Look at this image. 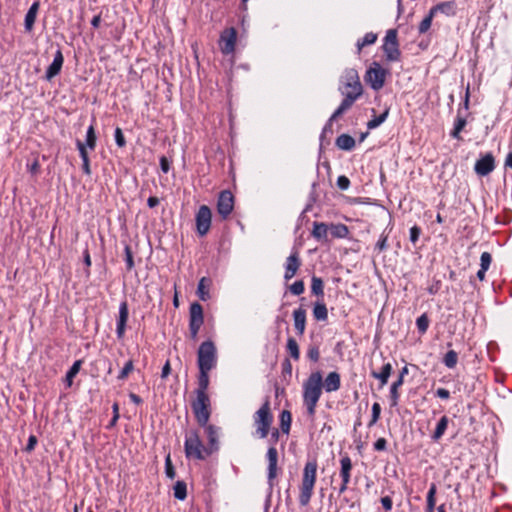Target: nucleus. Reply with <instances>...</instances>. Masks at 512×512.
Segmentation results:
<instances>
[{"instance_id": "obj_1", "label": "nucleus", "mask_w": 512, "mask_h": 512, "mask_svg": "<svg viewBox=\"0 0 512 512\" xmlns=\"http://www.w3.org/2000/svg\"><path fill=\"white\" fill-rule=\"evenodd\" d=\"M316 472V461H308L303 469V476L299 494V503L303 507L307 506L311 500L316 482Z\"/></svg>"}, {"instance_id": "obj_2", "label": "nucleus", "mask_w": 512, "mask_h": 512, "mask_svg": "<svg viewBox=\"0 0 512 512\" xmlns=\"http://www.w3.org/2000/svg\"><path fill=\"white\" fill-rule=\"evenodd\" d=\"M322 392V376L319 372L312 373L304 385V403L310 415L315 413V407Z\"/></svg>"}, {"instance_id": "obj_3", "label": "nucleus", "mask_w": 512, "mask_h": 512, "mask_svg": "<svg viewBox=\"0 0 512 512\" xmlns=\"http://www.w3.org/2000/svg\"><path fill=\"white\" fill-rule=\"evenodd\" d=\"M253 423L255 427V435L260 439L266 438L273 423V414L271 413L270 402L268 399L254 413Z\"/></svg>"}, {"instance_id": "obj_4", "label": "nucleus", "mask_w": 512, "mask_h": 512, "mask_svg": "<svg viewBox=\"0 0 512 512\" xmlns=\"http://www.w3.org/2000/svg\"><path fill=\"white\" fill-rule=\"evenodd\" d=\"M197 364L199 369L212 370L217 363V350L211 340L204 341L198 348Z\"/></svg>"}, {"instance_id": "obj_5", "label": "nucleus", "mask_w": 512, "mask_h": 512, "mask_svg": "<svg viewBox=\"0 0 512 512\" xmlns=\"http://www.w3.org/2000/svg\"><path fill=\"white\" fill-rule=\"evenodd\" d=\"M381 49L388 62H398L401 59V50L398 40V31L396 29H389L383 38Z\"/></svg>"}, {"instance_id": "obj_6", "label": "nucleus", "mask_w": 512, "mask_h": 512, "mask_svg": "<svg viewBox=\"0 0 512 512\" xmlns=\"http://www.w3.org/2000/svg\"><path fill=\"white\" fill-rule=\"evenodd\" d=\"M344 88L340 87V90L342 94L345 95L344 100L342 101L341 105L336 109V111L332 114L328 122L323 128L322 136H325L327 133H332V123L334 120H336L340 115H342L349 107L352 105V91L349 90L350 87H352V82L348 77H346V80L343 81Z\"/></svg>"}, {"instance_id": "obj_7", "label": "nucleus", "mask_w": 512, "mask_h": 512, "mask_svg": "<svg viewBox=\"0 0 512 512\" xmlns=\"http://www.w3.org/2000/svg\"><path fill=\"white\" fill-rule=\"evenodd\" d=\"M192 411L200 426H206L210 418V399L208 394H196L191 403Z\"/></svg>"}, {"instance_id": "obj_8", "label": "nucleus", "mask_w": 512, "mask_h": 512, "mask_svg": "<svg viewBox=\"0 0 512 512\" xmlns=\"http://www.w3.org/2000/svg\"><path fill=\"white\" fill-rule=\"evenodd\" d=\"M389 75V70L383 68L380 63L374 61L368 68L365 74V81L367 84L370 85V87L375 90L379 91L383 88L386 77Z\"/></svg>"}, {"instance_id": "obj_9", "label": "nucleus", "mask_w": 512, "mask_h": 512, "mask_svg": "<svg viewBox=\"0 0 512 512\" xmlns=\"http://www.w3.org/2000/svg\"><path fill=\"white\" fill-rule=\"evenodd\" d=\"M184 448L188 458L194 457L198 460H203L207 456L205 453L207 448L203 446L198 432L195 430H191L186 434Z\"/></svg>"}, {"instance_id": "obj_10", "label": "nucleus", "mask_w": 512, "mask_h": 512, "mask_svg": "<svg viewBox=\"0 0 512 512\" xmlns=\"http://www.w3.org/2000/svg\"><path fill=\"white\" fill-rule=\"evenodd\" d=\"M204 323L203 307L198 302H194L189 308V333L194 341L198 338V333Z\"/></svg>"}, {"instance_id": "obj_11", "label": "nucleus", "mask_w": 512, "mask_h": 512, "mask_svg": "<svg viewBox=\"0 0 512 512\" xmlns=\"http://www.w3.org/2000/svg\"><path fill=\"white\" fill-rule=\"evenodd\" d=\"M212 222V212L207 205H201L195 215L196 232L200 237L205 236Z\"/></svg>"}, {"instance_id": "obj_12", "label": "nucleus", "mask_w": 512, "mask_h": 512, "mask_svg": "<svg viewBox=\"0 0 512 512\" xmlns=\"http://www.w3.org/2000/svg\"><path fill=\"white\" fill-rule=\"evenodd\" d=\"M234 209V196L231 191L223 190L217 200V212L222 219H227Z\"/></svg>"}, {"instance_id": "obj_13", "label": "nucleus", "mask_w": 512, "mask_h": 512, "mask_svg": "<svg viewBox=\"0 0 512 512\" xmlns=\"http://www.w3.org/2000/svg\"><path fill=\"white\" fill-rule=\"evenodd\" d=\"M237 40V31L234 27L225 29L219 40L221 52L225 55H229L234 52Z\"/></svg>"}, {"instance_id": "obj_14", "label": "nucleus", "mask_w": 512, "mask_h": 512, "mask_svg": "<svg viewBox=\"0 0 512 512\" xmlns=\"http://www.w3.org/2000/svg\"><path fill=\"white\" fill-rule=\"evenodd\" d=\"M495 166L493 154L486 153L475 162L474 170L479 176H487L495 169Z\"/></svg>"}, {"instance_id": "obj_15", "label": "nucleus", "mask_w": 512, "mask_h": 512, "mask_svg": "<svg viewBox=\"0 0 512 512\" xmlns=\"http://www.w3.org/2000/svg\"><path fill=\"white\" fill-rule=\"evenodd\" d=\"M352 468L351 460L348 456H345L341 459V471H340V478L341 482L339 484V487L336 486L333 487L334 490H338V495L340 496L347 490V485L350 481V470Z\"/></svg>"}, {"instance_id": "obj_16", "label": "nucleus", "mask_w": 512, "mask_h": 512, "mask_svg": "<svg viewBox=\"0 0 512 512\" xmlns=\"http://www.w3.org/2000/svg\"><path fill=\"white\" fill-rule=\"evenodd\" d=\"M300 266L301 259L299 257V252L294 250L286 259L284 279L286 281L292 279L296 275Z\"/></svg>"}, {"instance_id": "obj_17", "label": "nucleus", "mask_w": 512, "mask_h": 512, "mask_svg": "<svg viewBox=\"0 0 512 512\" xmlns=\"http://www.w3.org/2000/svg\"><path fill=\"white\" fill-rule=\"evenodd\" d=\"M267 459H268V482L270 486L273 485V480L277 476V461H278V452L274 446L269 447L267 451Z\"/></svg>"}, {"instance_id": "obj_18", "label": "nucleus", "mask_w": 512, "mask_h": 512, "mask_svg": "<svg viewBox=\"0 0 512 512\" xmlns=\"http://www.w3.org/2000/svg\"><path fill=\"white\" fill-rule=\"evenodd\" d=\"M129 316L128 304L126 301L120 303L119 306V317L117 320L116 334L119 339L124 336L126 330V323Z\"/></svg>"}, {"instance_id": "obj_19", "label": "nucleus", "mask_w": 512, "mask_h": 512, "mask_svg": "<svg viewBox=\"0 0 512 512\" xmlns=\"http://www.w3.org/2000/svg\"><path fill=\"white\" fill-rule=\"evenodd\" d=\"M63 62H64V57H63L62 51L60 49H58L54 55L53 62L49 65V67L46 70L45 78L48 81H50L51 79H53L55 76H57L60 73L61 68L63 66Z\"/></svg>"}, {"instance_id": "obj_20", "label": "nucleus", "mask_w": 512, "mask_h": 512, "mask_svg": "<svg viewBox=\"0 0 512 512\" xmlns=\"http://www.w3.org/2000/svg\"><path fill=\"white\" fill-rule=\"evenodd\" d=\"M203 427L205 428L209 443V447H206L207 450H205V453L206 455H211L218 449V429L214 425H209L208 423Z\"/></svg>"}, {"instance_id": "obj_21", "label": "nucleus", "mask_w": 512, "mask_h": 512, "mask_svg": "<svg viewBox=\"0 0 512 512\" xmlns=\"http://www.w3.org/2000/svg\"><path fill=\"white\" fill-rule=\"evenodd\" d=\"M40 3L38 1H35L30 8L28 9L25 20H24V26L26 32H31L37 17V13L39 10Z\"/></svg>"}, {"instance_id": "obj_22", "label": "nucleus", "mask_w": 512, "mask_h": 512, "mask_svg": "<svg viewBox=\"0 0 512 512\" xmlns=\"http://www.w3.org/2000/svg\"><path fill=\"white\" fill-rule=\"evenodd\" d=\"M293 318H294V327H295L298 335H303L304 331H305V324H306V311L302 307L295 309L293 312Z\"/></svg>"}, {"instance_id": "obj_23", "label": "nucleus", "mask_w": 512, "mask_h": 512, "mask_svg": "<svg viewBox=\"0 0 512 512\" xmlns=\"http://www.w3.org/2000/svg\"><path fill=\"white\" fill-rule=\"evenodd\" d=\"M431 9H432V11H434L435 14L437 12H441V13L445 14L446 16L451 17V16L456 15L457 5L454 0H451V1H445V2L438 3L437 5L433 6Z\"/></svg>"}, {"instance_id": "obj_24", "label": "nucleus", "mask_w": 512, "mask_h": 512, "mask_svg": "<svg viewBox=\"0 0 512 512\" xmlns=\"http://www.w3.org/2000/svg\"><path fill=\"white\" fill-rule=\"evenodd\" d=\"M467 124L466 118L460 114L458 110L457 116L454 121V127L450 132V136L456 140H462L461 132Z\"/></svg>"}, {"instance_id": "obj_25", "label": "nucleus", "mask_w": 512, "mask_h": 512, "mask_svg": "<svg viewBox=\"0 0 512 512\" xmlns=\"http://www.w3.org/2000/svg\"><path fill=\"white\" fill-rule=\"evenodd\" d=\"M76 146L79 151L80 157L82 159V170L86 175L90 176L91 175L90 159H89L86 147L83 144V142L80 140L76 141Z\"/></svg>"}, {"instance_id": "obj_26", "label": "nucleus", "mask_w": 512, "mask_h": 512, "mask_svg": "<svg viewBox=\"0 0 512 512\" xmlns=\"http://www.w3.org/2000/svg\"><path fill=\"white\" fill-rule=\"evenodd\" d=\"M392 365L390 362L383 364L379 372L372 371V376L380 381V386L383 387L387 384L388 379L392 372Z\"/></svg>"}, {"instance_id": "obj_27", "label": "nucleus", "mask_w": 512, "mask_h": 512, "mask_svg": "<svg viewBox=\"0 0 512 512\" xmlns=\"http://www.w3.org/2000/svg\"><path fill=\"white\" fill-rule=\"evenodd\" d=\"M322 385L327 392L338 390L340 387V375L337 372H330Z\"/></svg>"}, {"instance_id": "obj_28", "label": "nucleus", "mask_w": 512, "mask_h": 512, "mask_svg": "<svg viewBox=\"0 0 512 512\" xmlns=\"http://www.w3.org/2000/svg\"><path fill=\"white\" fill-rule=\"evenodd\" d=\"M211 285V279L208 277H202L197 286V295L202 301H207L210 298L209 288Z\"/></svg>"}, {"instance_id": "obj_29", "label": "nucleus", "mask_w": 512, "mask_h": 512, "mask_svg": "<svg viewBox=\"0 0 512 512\" xmlns=\"http://www.w3.org/2000/svg\"><path fill=\"white\" fill-rule=\"evenodd\" d=\"M209 371L205 369H199V377H198V388L196 389V394H207V389L209 386Z\"/></svg>"}, {"instance_id": "obj_30", "label": "nucleus", "mask_w": 512, "mask_h": 512, "mask_svg": "<svg viewBox=\"0 0 512 512\" xmlns=\"http://www.w3.org/2000/svg\"><path fill=\"white\" fill-rule=\"evenodd\" d=\"M404 381L401 379V377H398L396 381H394L390 388V406L396 407L399 402L400 394H399V388L403 385Z\"/></svg>"}, {"instance_id": "obj_31", "label": "nucleus", "mask_w": 512, "mask_h": 512, "mask_svg": "<svg viewBox=\"0 0 512 512\" xmlns=\"http://www.w3.org/2000/svg\"><path fill=\"white\" fill-rule=\"evenodd\" d=\"M449 423V418L444 415L440 418L439 422L437 423V426L435 428V431L433 432L431 438L433 441H439L442 436L444 435L445 431L447 430Z\"/></svg>"}, {"instance_id": "obj_32", "label": "nucleus", "mask_w": 512, "mask_h": 512, "mask_svg": "<svg viewBox=\"0 0 512 512\" xmlns=\"http://www.w3.org/2000/svg\"><path fill=\"white\" fill-rule=\"evenodd\" d=\"M436 493H437V486L435 483H432L430 485V488L428 490L427 497H426L425 512H434L435 505H436Z\"/></svg>"}, {"instance_id": "obj_33", "label": "nucleus", "mask_w": 512, "mask_h": 512, "mask_svg": "<svg viewBox=\"0 0 512 512\" xmlns=\"http://www.w3.org/2000/svg\"><path fill=\"white\" fill-rule=\"evenodd\" d=\"M279 418H280V428H281V431L283 433H285V434H289L290 427H291V421H292V416H291L290 411L283 410L280 413Z\"/></svg>"}, {"instance_id": "obj_34", "label": "nucleus", "mask_w": 512, "mask_h": 512, "mask_svg": "<svg viewBox=\"0 0 512 512\" xmlns=\"http://www.w3.org/2000/svg\"><path fill=\"white\" fill-rule=\"evenodd\" d=\"M378 35L374 32H368L363 38L358 39L357 48L361 51L365 46L372 45L376 42Z\"/></svg>"}, {"instance_id": "obj_35", "label": "nucleus", "mask_w": 512, "mask_h": 512, "mask_svg": "<svg viewBox=\"0 0 512 512\" xmlns=\"http://www.w3.org/2000/svg\"><path fill=\"white\" fill-rule=\"evenodd\" d=\"M96 142H97V136L95 133V128H94V125L91 124L87 129L86 142L83 144L85 145L86 149L89 148L91 150H94L96 147Z\"/></svg>"}, {"instance_id": "obj_36", "label": "nucleus", "mask_w": 512, "mask_h": 512, "mask_svg": "<svg viewBox=\"0 0 512 512\" xmlns=\"http://www.w3.org/2000/svg\"><path fill=\"white\" fill-rule=\"evenodd\" d=\"M442 362L449 369L455 368L458 363V353L454 350H449L444 355Z\"/></svg>"}, {"instance_id": "obj_37", "label": "nucleus", "mask_w": 512, "mask_h": 512, "mask_svg": "<svg viewBox=\"0 0 512 512\" xmlns=\"http://www.w3.org/2000/svg\"><path fill=\"white\" fill-rule=\"evenodd\" d=\"M311 291L316 296H323L324 294V282L320 277L315 275L311 278Z\"/></svg>"}, {"instance_id": "obj_38", "label": "nucleus", "mask_w": 512, "mask_h": 512, "mask_svg": "<svg viewBox=\"0 0 512 512\" xmlns=\"http://www.w3.org/2000/svg\"><path fill=\"white\" fill-rule=\"evenodd\" d=\"M336 146L342 150L352 149V136L342 134L336 139Z\"/></svg>"}, {"instance_id": "obj_39", "label": "nucleus", "mask_w": 512, "mask_h": 512, "mask_svg": "<svg viewBox=\"0 0 512 512\" xmlns=\"http://www.w3.org/2000/svg\"><path fill=\"white\" fill-rule=\"evenodd\" d=\"M173 489L176 499L184 500L187 497V486L184 481H177Z\"/></svg>"}, {"instance_id": "obj_40", "label": "nucleus", "mask_w": 512, "mask_h": 512, "mask_svg": "<svg viewBox=\"0 0 512 512\" xmlns=\"http://www.w3.org/2000/svg\"><path fill=\"white\" fill-rule=\"evenodd\" d=\"M287 351L294 360H298L300 357V351L297 341L289 337L287 340Z\"/></svg>"}, {"instance_id": "obj_41", "label": "nucleus", "mask_w": 512, "mask_h": 512, "mask_svg": "<svg viewBox=\"0 0 512 512\" xmlns=\"http://www.w3.org/2000/svg\"><path fill=\"white\" fill-rule=\"evenodd\" d=\"M388 114H389V110L386 109L382 114H380L378 116H374L371 120H369L367 122V128L369 130L377 128L386 120V118L388 117Z\"/></svg>"}, {"instance_id": "obj_42", "label": "nucleus", "mask_w": 512, "mask_h": 512, "mask_svg": "<svg viewBox=\"0 0 512 512\" xmlns=\"http://www.w3.org/2000/svg\"><path fill=\"white\" fill-rule=\"evenodd\" d=\"M434 16V11L430 9L428 15H426L419 24L418 31L420 34L426 33L430 29Z\"/></svg>"}, {"instance_id": "obj_43", "label": "nucleus", "mask_w": 512, "mask_h": 512, "mask_svg": "<svg viewBox=\"0 0 512 512\" xmlns=\"http://www.w3.org/2000/svg\"><path fill=\"white\" fill-rule=\"evenodd\" d=\"M81 364H82V361L81 360H77L73 363V365L70 367V369L68 370V372L66 373V382H67V385L70 387L72 385V382H73V378L77 375V373L79 372L80 368H81Z\"/></svg>"}, {"instance_id": "obj_44", "label": "nucleus", "mask_w": 512, "mask_h": 512, "mask_svg": "<svg viewBox=\"0 0 512 512\" xmlns=\"http://www.w3.org/2000/svg\"><path fill=\"white\" fill-rule=\"evenodd\" d=\"M328 227L324 223L314 222L312 235L317 239H323L327 236Z\"/></svg>"}, {"instance_id": "obj_45", "label": "nucleus", "mask_w": 512, "mask_h": 512, "mask_svg": "<svg viewBox=\"0 0 512 512\" xmlns=\"http://www.w3.org/2000/svg\"><path fill=\"white\" fill-rule=\"evenodd\" d=\"M429 317L426 313H423L416 320V326L420 334H425L429 328Z\"/></svg>"}, {"instance_id": "obj_46", "label": "nucleus", "mask_w": 512, "mask_h": 512, "mask_svg": "<svg viewBox=\"0 0 512 512\" xmlns=\"http://www.w3.org/2000/svg\"><path fill=\"white\" fill-rule=\"evenodd\" d=\"M313 315L317 320H326L328 313L325 304L317 303L313 309Z\"/></svg>"}, {"instance_id": "obj_47", "label": "nucleus", "mask_w": 512, "mask_h": 512, "mask_svg": "<svg viewBox=\"0 0 512 512\" xmlns=\"http://www.w3.org/2000/svg\"><path fill=\"white\" fill-rule=\"evenodd\" d=\"M124 254H125L126 269H127V271H131L134 268L135 264H134L133 252L129 245H125Z\"/></svg>"}, {"instance_id": "obj_48", "label": "nucleus", "mask_w": 512, "mask_h": 512, "mask_svg": "<svg viewBox=\"0 0 512 512\" xmlns=\"http://www.w3.org/2000/svg\"><path fill=\"white\" fill-rule=\"evenodd\" d=\"M133 369H134L133 361L132 360L127 361L126 364L124 365V367L122 368V370L120 371V373L118 375V379L119 380L126 379L127 376L133 371Z\"/></svg>"}, {"instance_id": "obj_49", "label": "nucleus", "mask_w": 512, "mask_h": 512, "mask_svg": "<svg viewBox=\"0 0 512 512\" xmlns=\"http://www.w3.org/2000/svg\"><path fill=\"white\" fill-rule=\"evenodd\" d=\"M492 263V256L489 252H483L480 256V268L488 270Z\"/></svg>"}, {"instance_id": "obj_50", "label": "nucleus", "mask_w": 512, "mask_h": 512, "mask_svg": "<svg viewBox=\"0 0 512 512\" xmlns=\"http://www.w3.org/2000/svg\"><path fill=\"white\" fill-rule=\"evenodd\" d=\"M421 233L422 229L417 225H414L413 227L410 228L409 239L413 245H415L418 242Z\"/></svg>"}, {"instance_id": "obj_51", "label": "nucleus", "mask_w": 512, "mask_h": 512, "mask_svg": "<svg viewBox=\"0 0 512 512\" xmlns=\"http://www.w3.org/2000/svg\"><path fill=\"white\" fill-rule=\"evenodd\" d=\"M114 137L118 147L123 148L126 146V140L121 128L117 127L115 129Z\"/></svg>"}, {"instance_id": "obj_52", "label": "nucleus", "mask_w": 512, "mask_h": 512, "mask_svg": "<svg viewBox=\"0 0 512 512\" xmlns=\"http://www.w3.org/2000/svg\"><path fill=\"white\" fill-rule=\"evenodd\" d=\"M304 290H305V286H304V282L302 280L295 281L290 286V291L294 295H300L304 292Z\"/></svg>"}, {"instance_id": "obj_53", "label": "nucleus", "mask_w": 512, "mask_h": 512, "mask_svg": "<svg viewBox=\"0 0 512 512\" xmlns=\"http://www.w3.org/2000/svg\"><path fill=\"white\" fill-rule=\"evenodd\" d=\"M165 473L167 475L168 478L170 479H174L175 478V470H174V467L172 465V461L170 459V455H168L165 459Z\"/></svg>"}, {"instance_id": "obj_54", "label": "nucleus", "mask_w": 512, "mask_h": 512, "mask_svg": "<svg viewBox=\"0 0 512 512\" xmlns=\"http://www.w3.org/2000/svg\"><path fill=\"white\" fill-rule=\"evenodd\" d=\"M387 240H388V234H386L384 231L380 235V238L375 245V249H377L379 252L386 250L387 249Z\"/></svg>"}, {"instance_id": "obj_55", "label": "nucleus", "mask_w": 512, "mask_h": 512, "mask_svg": "<svg viewBox=\"0 0 512 512\" xmlns=\"http://www.w3.org/2000/svg\"><path fill=\"white\" fill-rule=\"evenodd\" d=\"M307 356L311 361L317 362L320 357L319 348L317 346H310L307 351Z\"/></svg>"}, {"instance_id": "obj_56", "label": "nucleus", "mask_w": 512, "mask_h": 512, "mask_svg": "<svg viewBox=\"0 0 512 512\" xmlns=\"http://www.w3.org/2000/svg\"><path fill=\"white\" fill-rule=\"evenodd\" d=\"M282 375L284 378L292 375V364L288 358H285L282 362Z\"/></svg>"}, {"instance_id": "obj_57", "label": "nucleus", "mask_w": 512, "mask_h": 512, "mask_svg": "<svg viewBox=\"0 0 512 512\" xmlns=\"http://www.w3.org/2000/svg\"><path fill=\"white\" fill-rule=\"evenodd\" d=\"M350 180L346 176H339L337 179V186L341 190H346L349 188Z\"/></svg>"}, {"instance_id": "obj_58", "label": "nucleus", "mask_w": 512, "mask_h": 512, "mask_svg": "<svg viewBox=\"0 0 512 512\" xmlns=\"http://www.w3.org/2000/svg\"><path fill=\"white\" fill-rule=\"evenodd\" d=\"M332 228H333L332 233L338 237H342L348 233V228L344 225L332 226Z\"/></svg>"}, {"instance_id": "obj_59", "label": "nucleus", "mask_w": 512, "mask_h": 512, "mask_svg": "<svg viewBox=\"0 0 512 512\" xmlns=\"http://www.w3.org/2000/svg\"><path fill=\"white\" fill-rule=\"evenodd\" d=\"M440 289H441V281L436 280L427 288V291L430 295H435L439 292Z\"/></svg>"}, {"instance_id": "obj_60", "label": "nucleus", "mask_w": 512, "mask_h": 512, "mask_svg": "<svg viewBox=\"0 0 512 512\" xmlns=\"http://www.w3.org/2000/svg\"><path fill=\"white\" fill-rule=\"evenodd\" d=\"M381 504L386 511H390L393 506V501L390 496H384L381 498Z\"/></svg>"}, {"instance_id": "obj_61", "label": "nucleus", "mask_w": 512, "mask_h": 512, "mask_svg": "<svg viewBox=\"0 0 512 512\" xmlns=\"http://www.w3.org/2000/svg\"><path fill=\"white\" fill-rule=\"evenodd\" d=\"M386 444H387V441L386 439L384 438H379L375 443H374V449L377 450V451H383L386 449Z\"/></svg>"}, {"instance_id": "obj_62", "label": "nucleus", "mask_w": 512, "mask_h": 512, "mask_svg": "<svg viewBox=\"0 0 512 512\" xmlns=\"http://www.w3.org/2000/svg\"><path fill=\"white\" fill-rule=\"evenodd\" d=\"M435 394H436L437 397H439L441 399H444V400H447L450 397V392L447 389H445V388H438L436 390Z\"/></svg>"}, {"instance_id": "obj_63", "label": "nucleus", "mask_w": 512, "mask_h": 512, "mask_svg": "<svg viewBox=\"0 0 512 512\" xmlns=\"http://www.w3.org/2000/svg\"><path fill=\"white\" fill-rule=\"evenodd\" d=\"M160 167L164 173H168V171L170 170V163L165 156H162L160 158Z\"/></svg>"}, {"instance_id": "obj_64", "label": "nucleus", "mask_w": 512, "mask_h": 512, "mask_svg": "<svg viewBox=\"0 0 512 512\" xmlns=\"http://www.w3.org/2000/svg\"><path fill=\"white\" fill-rule=\"evenodd\" d=\"M36 443H37V438L34 435H31L28 439V443L26 445L25 450L27 452H31L32 450H34Z\"/></svg>"}]
</instances>
